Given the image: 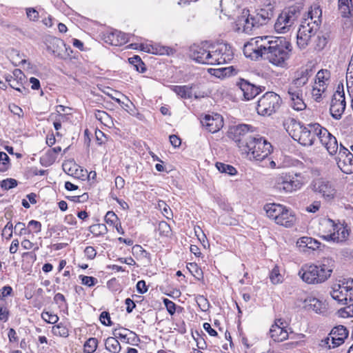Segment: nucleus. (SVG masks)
<instances>
[{
  "mask_svg": "<svg viewBox=\"0 0 353 353\" xmlns=\"http://www.w3.org/2000/svg\"><path fill=\"white\" fill-rule=\"evenodd\" d=\"M292 46L284 37H258L245 44L243 52L247 57L268 60L276 66H283L290 58Z\"/></svg>",
  "mask_w": 353,
  "mask_h": 353,
  "instance_id": "obj_1",
  "label": "nucleus"
},
{
  "mask_svg": "<svg viewBox=\"0 0 353 353\" xmlns=\"http://www.w3.org/2000/svg\"><path fill=\"white\" fill-rule=\"evenodd\" d=\"M335 262L331 258H324L316 263L305 264L299 271L298 275L307 284H321L331 276Z\"/></svg>",
  "mask_w": 353,
  "mask_h": 353,
  "instance_id": "obj_2",
  "label": "nucleus"
},
{
  "mask_svg": "<svg viewBox=\"0 0 353 353\" xmlns=\"http://www.w3.org/2000/svg\"><path fill=\"white\" fill-rule=\"evenodd\" d=\"M248 153L250 159L263 161L266 159L272 150V146L265 138L262 137H249L243 149Z\"/></svg>",
  "mask_w": 353,
  "mask_h": 353,
  "instance_id": "obj_3",
  "label": "nucleus"
},
{
  "mask_svg": "<svg viewBox=\"0 0 353 353\" xmlns=\"http://www.w3.org/2000/svg\"><path fill=\"white\" fill-rule=\"evenodd\" d=\"M317 123H311L307 125H304L301 122L292 120V130L290 134L294 140L304 146H310L314 144L317 134Z\"/></svg>",
  "mask_w": 353,
  "mask_h": 353,
  "instance_id": "obj_4",
  "label": "nucleus"
},
{
  "mask_svg": "<svg viewBox=\"0 0 353 353\" xmlns=\"http://www.w3.org/2000/svg\"><path fill=\"white\" fill-rule=\"evenodd\" d=\"M281 99L273 92H267L258 101L256 110L259 114L270 116L280 108Z\"/></svg>",
  "mask_w": 353,
  "mask_h": 353,
  "instance_id": "obj_5",
  "label": "nucleus"
},
{
  "mask_svg": "<svg viewBox=\"0 0 353 353\" xmlns=\"http://www.w3.org/2000/svg\"><path fill=\"white\" fill-rule=\"evenodd\" d=\"M319 29L318 21H309V19H304L302 21L297 33V45L301 48H305L310 45L312 39L316 36Z\"/></svg>",
  "mask_w": 353,
  "mask_h": 353,
  "instance_id": "obj_6",
  "label": "nucleus"
},
{
  "mask_svg": "<svg viewBox=\"0 0 353 353\" xmlns=\"http://www.w3.org/2000/svg\"><path fill=\"white\" fill-rule=\"evenodd\" d=\"M302 182L288 173L278 174L274 179V188L279 192L290 193L296 191L302 187Z\"/></svg>",
  "mask_w": 353,
  "mask_h": 353,
  "instance_id": "obj_7",
  "label": "nucleus"
},
{
  "mask_svg": "<svg viewBox=\"0 0 353 353\" xmlns=\"http://www.w3.org/2000/svg\"><path fill=\"white\" fill-rule=\"evenodd\" d=\"M330 294L333 299L339 303L347 305L353 301V279L343 282L342 284L335 285Z\"/></svg>",
  "mask_w": 353,
  "mask_h": 353,
  "instance_id": "obj_8",
  "label": "nucleus"
},
{
  "mask_svg": "<svg viewBox=\"0 0 353 353\" xmlns=\"http://www.w3.org/2000/svg\"><path fill=\"white\" fill-rule=\"evenodd\" d=\"M233 57L234 53L231 46L228 43H219L211 51L210 65L225 64L232 60Z\"/></svg>",
  "mask_w": 353,
  "mask_h": 353,
  "instance_id": "obj_9",
  "label": "nucleus"
},
{
  "mask_svg": "<svg viewBox=\"0 0 353 353\" xmlns=\"http://www.w3.org/2000/svg\"><path fill=\"white\" fill-rule=\"evenodd\" d=\"M254 128L248 124H240L230 129L229 137L238 143L239 148L245 147V142L249 140L246 135L249 132H253Z\"/></svg>",
  "mask_w": 353,
  "mask_h": 353,
  "instance_id": "obj_10",
  "label": "nucleus"
},
{
  "mask_svg": "<svg viewBox=\"0 0 353 353\" xmlns=\"http://www.w3.org/2000/svg\"><path fill=\"white\" fill-rule=\"evenodd\" d=\"M336 161L339 168L345 174L353 172V154L341 144Z\"/></svg>",
  "mask_w": 353,
  "mask_h": 353,
  "instance_id": "obj_11",
  "label": "nucleus"
},
{
  "mask_svg": "<svg viewBox=\"0 0 353 353\" xmlns=\"http://www.w3.org/2000/svg\"><path fill=\"white\" fill-rule=\"evenodd\" d=\"M310 186L314 192L321 194L327 200H330L334 197L336 190L332 184L328 181L317 179L312 182Z\"/></svg>",
  "mask_w": 353,
  "mask_h": 353,
  "instance_id": "obj_12",
  "label": "nucleus"
},
{
  "mask_svg": "<svg viewBox=\"0 0 353 353\" xmlns=\"http://www.w3.org/2000/svg\"><path fill=\"white\" fill-rule=\"evenodd\" d=\"M345 109L344 92L336 91L333 95L330 108L331 116L339 120L341 118Z\"/></svg>",
  "mask_w": 353,
  "mask_h": 353,
  "instance_id": "obj_13",
  "label": "nucleus"
},
{
  "mask_svg": "<svg viewBox=\"0 0 353 353\" xmlns=\"http://www.w3.org/2000/svg\"><path fill=\"white\" fill-rule=\"evenodd\" d=\"M326 225L329 228V232L332 234L334 242H344L349 236L348 230L341 223H336L333 220L328 219Z\"/></svg>",
  "mask_w": 353,
  "mask_h": 353,
  "instance_id": "obj_14",
  "label": "nucleus"
},
{
  "mask_svg": "<svg viewBox=\"0 0 353 353\" xmlns=\"http://www.w3.org/2000/svg\"><path fill=\"white\" fill-rule=\"evenodd\" d=\"M270 337L276 342H281L288 338L286 322L276 319L270 330Z\"/></svg>",
  "mask_w": 353,
  "mask_h": 353,
  "instance_id": "obj_15",
  "label": "nucleus"
},
{
  "mask_svg": "<svg viewBox=\"0 0 353 353\" xmlns=\"http://www.w3.org/2000/svg\"><path fill=\"white\" fill-rule=\"evenodd\" d=\"M202 125L211 133L218 132L223 125V118L220 114H216L214 116L205 114L201 120Z\"/></svg>",
  "mask_w": 353,
  "mask_h": 353,
  "instance_id": "obj_16",
  "label": "nucleus"
},
{
  "mask_svg": "<svg viewBox=\"0 0 353 353\" xmlns=\"http://www.w3.org/2000/svg\"><path fill=\"white\" fill-rule=\"evenodd\" d=\"M130 34L114 30L103 34V41L110 45L120 46L129 41Z\"/></svg>",
  "mask_w": 353,
  "mask_h": 353,
  "instance_id": "obj_17",
  "label": "nucleus"
},
{
  "mask_svg": "<svg viewBox=\"0 0 353 353\" xmlns=\"http://www.w3.org/2000/svg\"><path fill=\"white\" fill-rule=\"evenodd\" d=\"M238 25L242 26L243 31L250 34L254 28H259V25L254 15L250 14L248 10H243L242 14L239 17Z\"/></svg>",
  "mask_w": 353,
  "mask_h": 353,
  "instance_id": "obj_18",
  "label": "nucleus"
},
{
  "mask_svg": "<svg viewBox=\"0 0 353 353\" xmlns=\"http://www.w3.org/2000/svg\"><path fill=\"white\" fill-rule=\"evenodd\" d=\"M236 85L242 91L244 99L247 101L254 99L262 92L261 87L256 86L243 79H241L239 81L237 82Z\"/></svg>",
  "mask_w": 353,
  "mask_h": 353,
  "instance_id": "obj_19",
  "label": "nucleus"
},
{
  "mask_svg": "<svg viewBox=\"0 0 353 353\" xmlns=\"http://www.w3.org/2000/svg\"><path fill=\"white\" fill-rule=\"evenodd\" d=\"M190 53L192 59L198 63L208 65L212 63V61H210L211 51L205 50L202 46L198 45L191 46Z\"/></svg>",
  "mask_w": 353,
  "mask_h": 353,
  "instance_id": "obj_20",
  "label": "nucleus"
},
{
  "mask_svg": "<svg viewBox=\"0 0 353 353\" xmlns=\"http://www.w3.org/2000/svg\"><path fill=\"white\" fill-rule=\"evenodd\" d=\"M288 94L291 101V106L294 110L301 111L305 109L306 105L303 99V90L289 86Z\"/></svg>",
  "mask_w": 353,
  "mask_h": 353,
  "instance_id": "obj_21",
  "label": "nucleus"
},
{
  "mask_svg": "<svg viewBox=\"0 0 353 353\" xmlns=\"http://www.w3.org/2000/svg\"><path fill=\"white\" fill-rule=\"evenodd\" d=\"M282 212L276 218L275 223L285 228H292L296 221L294 212L289 208L283 205Z\"/></svg>",
  "mask_w": 353,
  "mask_h": 353,
  "instance_id": "obj_22",
  "label": "nucleus"
},
{
  "mask_svg": "<svg viewBox=\"0 0 353 353\" xmlns=\"http://www.w3.org/2000/svg\"><path fill=\"white\" fill-rule=\"evenodd\" d=\"M312 74V70L310 68H302L298 70L296 72L295 79L289 86L302 90V88L308 82Z\"/></svg>",
  "mask_w": 353,
  "mask_h": 353,
  "instance_id": "obj_23",
  "label": "nucleus"
},
{
  "mask_svg": "<svg viewBox=\"0 0 353 353\" xmlns=\"http://www.w3.org/2000/svg\"><path fill=\"white\" fill-rule=\"evenodd\" d=\"M330 79V72L327 70H321L316 75V86L314 88V92H325L326 85L329 83Z\"/></svg>",
  "mask_w": 353,
  "mask_h": 353,
  "instance_id": "obj_24",
  "label": "nucleus"
},
{
  "mask_svg": "<svg viewBox=\"0 0 353 353\" xmlns=\"http://www.w3.org/2000/svg\"><path fill=\"white\" fill-rule=\"evenodd\" d=\"M288 19L289 18L286 17L285 12L282 11L274 23L275 31L279 33H285L288 32L293 26L292 23Z\"/></svg>",
  "mask_w": 353,
  "mask_h": 353,
  "instance_id": "obj_25",
  "label": "nucleus"
},
{
  "mask_svg": "<svg viewBox=\"0 0 353 353\" xmlns=\"http://www.w3.org/2000/svg\"><path fill=\"white\" fill-rule=\"evenodd\" d=\"M192 88L193 85H170V88L173 91L177 96L181 99H190L192 97Z\"/></svg>",
  "mask_w": 353,
  "mask_h": 353,
  "instance_id": "obj_26",
  "label": "nucleus"
},
{
  "mask_svg": "<svg viewBox=\"0 0 353 353\" xmlns=\"http://www.w3.org/2000/svg\"><path fill=\"white\" fill-rule=\"evenodd\" d=\"M283 205L274 203H267L264 205L263 209L267 216L275 221L279 213L282 212L281 210L283 209Z\"/></svg>",
  "mask_w": 353,
  "mask_h": 353,
  "instance_id": "obj_27",
  "label": "nucleus"
},
{
  "mask_svg": "<svg viewBox=\"0 0 353 353\" xmlns=\"http://www.w3.org/2000/svg\"><path fill=\"white\" fill-rule=\"evenodd\" d=\"M302 10L303 7L299 4H296L285 8L283 12H285L286 17L289 18L288 20L294 25L300 17Z\"/></svg>",
  "mask_w": 353,
  "mask_h": 353,
  "instance_id": "obj_28",
  "label": "nucleus"
},
{
  "mask_svg": "<svg viewBox=\"0 0 353 353\" xmlns=\"http://www.w3.org/2000/svg\"><path fill=\"white\" fill-rule=\"evenodd\" d=\"M259 26L266 24L273 16V12L271 9H261L255 15H254Z\"/></svg>",
  "mask_w": 353,
  "mask_h": 353,
  "instance_id": "obj_29",
  "label": "nucleus"
},
{
  "mask_svg": "<svg viewBox=\"0 0 353 353\" xmlns=\"http://www.w3.org/2000/svg\"><path fill=\"white\" fill-rule=\"evenodd\" d=\"M47 42V50L56 56L59 54V48L65 46L63 41L57 37H50Z\"/></svg>",
  "mask_w": 353,
  "mask_h": 353,
  "instance_id": "obj_30",
  "label": "nucleus"
},
{
  "mask_svg": "<svg viewBox=\"0 0 353 353\" xmlns=\"http://www.w3.org/2000/svg\"><path fill=\"white\" fill-rule=\"evenodd\" d=\"M317 128V134L316 137H318L320 143L325 146L327 144L330 140V139L333 136L330 132L325 128L322 127L319 123L315 125Z\"/></svg>",
  "mask_w": 353,
  "mask_h": 353,
  "instance_id": "obj_31",
  "label": "nucleus"
},
{
  "mask_svg": "<svg viewBox=\"0 0 353 353\" xmlns=\"http://www.w3.org/2000/svg\"><path fill=\"white\" fill-rule=\"evenodd\" d=\"M105 349L112 353H119L121 346L119 341L112 336L108 337L105 341Z\"/></svg>",
  "mask_w": 353,
  "mask_h": 353,
  "instance_id": "obj_32",
  "label": "nucleus"
},
{
  "mask_svg": "<svg viewBox=\"0 0 353 353\" xmlns=\"http://www.w3.org/2000/svg\"><path fill=\"white\" fill-rule=\"evenodd\" d=\"M141 50L148 52L149 53L154 54H169V51L170 50V48L160 46L157 45L151 46L150 48L144 47L143 45L141 46Z\"/></svg>",
  "mask_w": 353,
  "mask_h": 353,
  "instance_id": "obj_33",
  "label": "nucleus"
},
{
  "mask_svg": "<svg viewBox=\"0 0 353 353\" xmlns=\"http://www.w3.org/2000/svg\"><path fill=\"white\" fill-rule=\"evenodd\" d=\"M327 43V37L323 34H318L310 43L314 48L316 50H323Z\"/></svg>",
  "mask_w": 353,
  "mask_h": 353,
  "instance_id": "obj_34",
  "label": "nucleus"
},
{
  "mask_svg": "<svg viewBox=\"0 0 353 353\" xmlns=\"http://www.w3.org/2000/svg\"><path fill=\"white\" fill-rule=\"evenodd\" d=\"M322 15V11L319 6H314L311 7V10L308 12V18L309 21H314L315 19L318 21L319 26L321 24V18Z\"/></svg>",
  "mask_w": 353,
  "mask_h": 353,
  "instance_id": "obj_35",
  "label": "nucleus"
},
{
  "mask_svg": "<svg viewBox=\"0 0 353 353\" xmlns=\"http://www.w3.org/2000/svg\"><path fill=\"white\" fill-rule=\"evenodd\" d=\"M128 61L139 72L143 73L145 72L146 68L139 56L134 55L132 57L129 58Z\"/></svg>",
  "mask_w": 353,
  "mask_h": 353,
  "instance_id": "obj_36",
  "label": "nucleus"
},
{
  "mask_svg": "<svg viewBox=\"0 0 353 353\" xmlns=\"http://www.w3.org/2000/svg\"><path fill=\"white\" fill-rule=\"evenodd\" d=\"M216 167L221 173H225L230 176H234L237 174V170L236 168L231 165L225 164L221 162H217L216 163Z\"/></svg>",
  "mask_w": 353,
  "mask_h": 353,
  "instance_id": "obj_37",
  "label": "nucleus"
},
{
  "mask_svg": "<svg viewBox=\"0 0 353 353\" xmlns=\"http://www.w3.org/2000/svg\"><path fill=\"white\" fill-rule=\"evenodd\" d=\"M90 232L96 236H102L108 232V228L105 224H94L89 227Z\"/></svg>",
  "mask_w": 353,
  "mask_h": 353,
  "instance_id": "obj_38",
  "label": "nucleus"
},
{
  "mask_svg": "<svg viewBox=\"0 0 353 353\" xmlns=\"http://www.w3.org/2000/svg\"><path fill=\"white\" fill-rule=\"evenodd\" d=\"M6 81L8 83V85L13 89L20 92H23L21 87L26 90V88L21 85V82L19 81V80H17L16 78H14L13 76L8 74L6 77Z\"/></svg>",
  "mask_w": 353,
  "mask_h": 353,
  "instance_id": "obj_39",
  "label": "nucleus"
},
{
  "mask_svg": "<svg viewBox=\"0 0 353 353\" xmlns=\"http://www.w3.org/2000/svg\"><path fill=\"white\" fill-rule=\"evenodd\" d=\"M10 158L4 152H0V172L7 171L10 167Z\"/></svg>",
  "mask_w": 353,
  "mask_h": 353,
  "instance_id": "obj_40",
  "label": "nucleus"
},
{
  "mask_svg": "<svg viewBox=\"0 0 353 353\" xmlns=\"http://www.w3.org/2000/svg\"><path fill=\"white\" fill-rule=\"evenodd\" d=\"M330 335H334L335 336L345 339L348 336V331L345 326L339 325V326L334 327L332 330V331L330 332Z\"/></svg>",
  "mask_w": 353,
  "mask_h": 353,
  "instance_id": "obj_41",
  "label": "nucleus"
},
{
  "mask_svg": "<svg viewBox=\"0 0 353 353\" xmlns=\"http://www.w3.org/2000/svg\"><path fill=\"white\" fill-rule=\"evenodd\" d=\"M98 345V341L96 338L88 339L84 344V351L85 353H93Z\"/></svg>",
  "mask_w": 353,
  "mask_h": 353,
  "instance_id": "obj_42",
  "label": "nucleus"
},
{
  "mask_svg": "<svg viewBox=\"0 0 353 353\" xmlns=\"http://www.w3.org/2000/svg\"><path fill=\"white\" fill-rule=\"evenodd\" d=\"M330 141L327 142V144H325L324 146L330 154L333 155L335 154L338 150V142L335 137L332 136L330 139Z\"/></svg>",
  "mask_w": 353,
  "mask_h": 353,
  "instance_id": "obj_43",
  "label": "nucleus"
},
{
  "mask_svg": "<svg viewBox=\"0 0 353 353\" xmlns=\"http://www.w3.org/2000/svg\"><path fill=\"white\" fill-rule=\"evenodd\" d=\"M339 10L343 17L349 18L353 16L352 4L339 5Z\"/></svg>",
  "mask_w": 353,
  "mask_h": 353,
  "instance_id": "obj_44",
  "label": "nucleus"
},
{
  "mask_svg": "<svg viewBox=\"0 0 353 353\" xmlns=\"http://www.w3.org/2000/svg\"><path fill=\"white\" fill-rule=\"evenodd\" d=\"M270 279L273 284H278L282 282L283 276L279 272L277 265L272 270L270 274Z\"/></svg>",
  "mask_w": 353,
  "mask_h": 353,
  "instance_id": "obj_45",
  "label": "nucleus"
},
{
  "mask_svg": "<svg viewBox=\"0 0 353 353\" xmlns=\"http://www.w3.org/2000/svg\"><path fill=\"white\" fill-rule=\"evenodd\" d=\"M53 332L55 335L62 337H67L69 335L68 328L61 323L53 327Z\"/></svg>",
  "mask_w": 353,
  "mask_h": 353,
  "instance_id": "obj_46",
  "label": "nucleus"
},
{
  "mask_svg": "<svg viewBox=\"0 0 353 353\" xmlns=\"http://www.w3.org/2000/svg\"><path fill=\"white\" fill-rule=\"evenodd\" d=\"M17 184V181L11 178L4 179L0 182L1 187L6 190L15 188Z\"/></svg>",
  "mask_w": 353,
  "mask_h": 353,
  "instance_id": "obj_47",
  "label": "nucleus"
},
{
  "mask_svg": "<svg viewBox=\"0 0 353 353\" xmlns=\"http://www.w3.org/2000/svg\"><path fill=\"white\" fill-rule=\"evenodd\" d=\"M42 319L48 323L54 324L59 321V316L57 314L49 312H43L41 314Z\"/></svg>",
  "mask_w": 353,
  "mask_h": 353,
  "instance_id": "obj_48",
  "label": "nucleus"
},
{
  "mask_svg": "<svg viewBox=\"0 0 353 353\" xmlns=\"http://www.w3.org/2000/svg\"><path fill=\"white\" fill-rule=\"evenodd\" d=\"M105 221L108 224L114 225L119 223V218L113 211H108L105 216Z\"/></svg>",
  "mask_w": 353,
  "mask_h": 353,
  "instance_id": "obj_49",
  "label": "nucleus"
},
{
  "mask_svg": "<svg viewBox=\"0 0 353 353\" xmlns=\"http://www.w3.org/2000/svg\"><path fill=\"white\" fill-rule=\"evenodd\" d=\"M304 303L308 304L316 312L320 310L321 303L319 301L314 297H308L305 299Z\"/></svg>",
  "mask_w": 353,
  "mask_h": 353,
  "instance_id": "obj_50",
  "label": "nucleus"
},
{
  "mask_svg": "<svg viewBox=\"0 0 353 353\" xmlns=\"http://www.w3.org/2000/svg\"><path fill=\"white\" fill-rule=\"evenodd\" d=\"M79 278L81 280L82 284L88 287L94 286L97 282V279L93 276L80 275Z\"/></svg>",
  "mask_w": 353,
  "mask_h": 353,
  "instance_id": "obj_51",
  "label": "nucleus"
},
{
  "mask_svg": "<svg viewBox=\"0 0 353 353\" xmlns=\"http://www.w3.org/2000/svg\"><path fill=\"white\" fill-rule=\"evenodd\" d=\"M158 230L159 231L160 234L164 236H168L171 232L170 225L167 223L165 221H161L159 223Z\"/></svg>",
  "mask_w": 353,
  "mask_h": 353,
  "instance_id": "obj_52",
  "label": "nucleus"
},
{
  "mask_svg": "<svg viewBox=\"0 0 353 353\" xmlns=\"http://www.w3.org/2000/svg\"><path fill=\"white\" fill-rule=\"evenodd\" d=\"M13 290L10 285H5L0 289V300L3 301L6 297L12 295Z\"/></svg>",
  "mask_w": 353,
  "mask_h": 353,
  "instance_id": "obj_53",
  "label": "nucleus"
},
{
  "mask_svg": "<svg viewBox=\"0 0 353 353\" xmlns=\"http://www.w3.org/2000/svg\"><path fill=\"white\" fill-rule=\"evenodd\" d=\"M99 319L101 323L106 326H110L112 324L110 319V313L106 311H103L101 313Z\"/></svg>",
  "mask_w": 353,
  "mask_h": 353,
  "instance_id": "obj_54",
  "label": "nucleus"
},
{
  "mask_svg": "<svg viewBox=\"0 0 353 353\" xmlns=\"http://www.w3.org/2000/svg\"><path fill=\"white\" fill-rule=\"evenodd\" d=\"M28 230H31V232L38 233L41 230V223L35 220H31L28 224Z\"/></svg>",
  "mask_w": 353,
  "mask_h": 353,
  "instance_id": "obj_55",
  "label": "nucleus"
},
{
  "mask_svg": "<svg viewBox=\"0 0 353 353\" xmlns=\"http://www.w3.org/2000/svg\"><path fill=\"white\" fill-rule=\"evenodd\" d=\"M163 302L168 313L173 315L176 312V304L168 299H164Z\"/></svg>",
  "mask_w": 353,
  "mask_h": 353,
  "instance_id": "obj_56",
  "label": "nucleus"
},
{
  "mask_svg": "<svg viewBox=\"0 0 353 353\" xmlns=\"http://www.w3.org/2000/svg\"><path fill=\"white\" fill-rule=\"evenodd\" d=\"M19 230V232L18 233L19 235H23L26 234H30L31 232V230H28V228H26L25 223L22 222H18L14 226L15 234L17 233V230Z\"/></svg>",
  "mask_w": 353,
  "mask_h": 353,
  "instance_id": "obj_57",
  "label": "nucleus"
},
{
  "mask_svg": "<svg viewBox=\"0 0 353 353\" xmlns=\"http://www.w3.org/2000/svg\"><path fill=\"white\" fill-rule=\"evenodd\" d=\"M12 230L13 225L9 221L3 229L2 236H6L7 239H10L12 236Z\"/></svg>",
  "mask_w": 353,
  "mask_h": 353,
  "instance_id": "obj_58",
  "label": "nucleus"
},
{
  "mask_svg": "<svg viewBox=\"0 0 353 353\" xmlns=\"http://www.w3.org/2000/svg\"><path fill=\"white\" fill-rule=\"evenodd\" d=\"M54 301L57 304L59 305L60 307L64 305L65 308H68V303H66V299L63 294L57 293L54 296Z\"/></svg>",
  "mask_w": 353,
  "mask_h": 353,
  "instance_id": "obj_59",
  "label": "nucleus"
},
{
  "mask_svg": "<svg viewBox=\"0 0 353 353\" xmlns=\"http://www.w3.org/2000/svg\"><path fill=\"white\" fill-rule=\"evenodd\" d=\"M338 313H339V316H341L342 318H347V317L353 316L350 305L345 307L343 308H341L340 310H339Z\"/></svg>",
  "mask_w": 353,
  "mask_h": 353,
  "instance_id": "obj_60",
  "label": "nucleus"
},
{
  "mask_svg": "<svg viewBox=\"0 0 353 353\" xmlns=\"http://www.w3.org/2000/svg\"><path fill=\"white\" fill-rule=\"evenodd\" d=\"M309 241H311V237L303 236L297 241L296 245L300 249L307 248Z\"/></svg>",
  "mask_w": 353,
  "mask_h": 353,
  "instance_id": "obj_61",
  "label": "nucleus"
},
{
  "mask_svg": "<svg viewBox=\"0 0 353 353\" xmlns=\"http://www.w3.org/2000/svg\"><path fill=\"white\" fill-rule=\"evenodd\" d=\"M27 17L32 21H37L39 18V12L34 8L26 9Z\"/></svg>",
  "mask_w": 353,
  "mask_h": 353,
  "instance_id": "obj_62",
  "label": "nucleus"
},
{
  "mask_svg": "<svg viewBox=\"0 0 353 353\" xmlns=\"http://www.w3.org/2000/svg\"><path fill=\"white\" fill-rule=\"evenodd\" d=\"M321 207V202L315 201L310 205L307 206L306 211L308 212L314 213L317 212Z\"/></svg>",
  "mask_w": 353,
  "mask_h": 353,
  "instance_id": "obj_63",
  "label": "nucleus"
},
{
  "mask_svg": "<svg viewBox=\"0 0 353 353\" xmlns=\"http://www.w3.org/2000/svg\"><path fill=\"white\" fill-rule=\"evenodd\" d=\"M10 315L9 310L6 307L0 306V321L6 322Z\"/></svg>",
  "mask_w": 353,
  "mask_h": 353,
  "instance_id": "obj_64",
  "label": "nucleus"
}]
</instances>
